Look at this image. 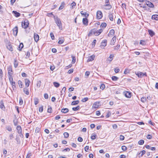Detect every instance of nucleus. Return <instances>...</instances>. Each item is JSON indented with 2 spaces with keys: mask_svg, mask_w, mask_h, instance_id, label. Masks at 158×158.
I'll return each mask as SVG.
<instances>
[{
  "mask_svg": "<svg viewBox=\"0 0 158 158\" xmlns=\"http://www.w3.org/2000/svg\"><path fill=\"white\" fill-rule=\"evenodd\" d=\"M102 31L103 30L102 29H100L98 30H97L95 29H93L89 31L88 34V36H90L92 34H94L95 36H98L101 33Z\"/></svg>",
  "mask_w": 158,
  "mask_h": 158,
  "instance_id": "f257e3e1",
  "label": "nucleus"
},
{
  "mask_svg": "<svg viewBox=\"0 0 158 158\" xmlns=\"http://www.w3.org/2000/svg\"><path fill=\"white\" fill-rule=\"evenodd\" d=\"M8 77L9 79L10 80L11 79V78L13 77L12 75L13 74L14 72L12 71V67L11 65H9L7 68Z\"/></svg>",
  "mask_w": 158,
  "mask_h": 158,
  "instance_id": "f03ea898",
  "label": "nucleus"
},
{
  "mask_svg": "<svg viewBox=\"0 0 158 158\" xmlns=\"http://www.w3.org/2000/svg\"><path fill=\"white\" fill-rule=\"evenodd\" d=\"M54 18L55 23L57 25V26L59 27V29L60 30L62 29V23L60 19L57 17H55V16H54Z\"/></svg>",
  "mask_w": 158,
  "mask_h": 158,
  "instance_id": "7ed1b4c3",
  "label": "nucleus"
},
{
  "mask_svg": "<svg viewBox=\"0 0 158 158\" xmlns=\"http://www.w3.org/2000/svg\"><path fill=\"white\" fill-rule=\"evenodd\" d=\"M29 25V23L27 20H25L24 21V22H22V27L26 29L27 28Z\"/></svg>",
  "mask_w": 158,
  "mask_h": 158,
  "instance_id": "20e7f679",
  "label": "nucleus"
},
{
  "mask_svg": "<svg viewBox=\"0 0 158 158\" xmlns=\"http://www.w3.org/2000/svg\"><path fill=\"white\" fill-rule=\"evenodd\" d=\"M139 77L141 78L144 76H147V74L146 73H143L140 72H138L135 73Z\"/></svg>",
  "mask_w": 158,
  "mask_h": 158,
  "instance_id": "39448f33",
  "label": "nucleus"
},
{
  "mask_svg": "<svg viewBox=\"0 0 158 158\" xmlns=\"http://www.w3.org/2000/svg\"><path fill=\"white\" fill-rule=\"evenodd\" d=\"M110 20L111 21H113L114 18H115L116 15L115 14L110 13L108 16Z\"/></svg>",
  "mask_w": 158,
  "mask_h": 158,
  "instance_id": "423d86ee",
  "label": "nucleus"
},
{
  "mask_svg": "<svg viewBox=\"0 0 158 158\" xmlns=\"http://www.w3.org/2000/svg\"><path fill=\"white\" fill-rule=\"evenodd\" d=\"M102 14L100 11H98L97 12V18L98 19H99L102 18Z\"/></svg>",
  "mask_w": 158,
  "mask_h": 158,
  "instance_id": "0eeeda50",
  "label": "nucleus"
},
{
  "mask_svg": "<svg viewBox=\"0 0 158 158\" xmlns=\"http://www.w3.org/2000/svg\"><path fill=\"white\" fill-rule=\"evenodd\" d=\"M13 34L14 35L16 36L18 32V27L17 26H15L13 29Z\"/></svg>",
  "mask_w": 158,
  "mask_h": 158,
  "instance_id": "6e6552de",
  "label": "nucleus"
},
{
  "mask_svg": "<svg viewBox=\"0 0 158 158\" xmlns=\"http://www.w3.org/2000/svg\"><path fill=\"white\" fill-rule=\"evenodd\" d=\"M107 40H103L102 42L101 43V45H100L101 48H104L107 44Z\"/></svg>",
  "mask_w": 158,
  "mask_h": 158,
  "instance_id": "1a4fd4ad",
  "label": "nucleus"
},
{
  "mask_svg": "<svg viewBox=\"0 0 158 158\" xmlns=\"http://www.w3.org/2000/svg\"><path fill=\"white\" fill-rule=\"evenodd\" d=\"M100 103V102H96L94 103L93 105V108L96 109L98 108L99 106Z\"/></svg>",
  "mask_w": 158,
  "mask_h": 158,
  "instance_id": "9d476101",
  "label": "nucleus"
},
{
  "mask_svg": "<svg viewBox=\"0 0 158 158\" xmlns=\"http://www.w3.org/2000/svg\"><path fill=\"white\" fill-rule=\"evenodd\" d=\"M116 36H114L112 38L110 41V45H113L114 44L116 41Z\"/></svg>",
  "mask_w": 158,
  "mask_h": 158,
  "instance_id": "9b49d317",
  "label": "nucleus"
},
{
  "mask_svg": "<svg viewBox=\"0 0 158 158\" xmlns=\"http://www.w3.org/2000/svg\"><path fill=\"white\" fill-rule=\"evenodd\" d=\"M146 3V4L150 7L152 8L154 7V5L150 2L147 1Z\"/></svg>",
  "mask_w": 158,
  "mask_h": 158,
  "instance_id": "f8f14e48",
  "label": "nucleus"
},
{
  "mask_svg": "<svg viewBox=\"0 0 158 158\" xmlns=\"http://www.w3.org/2000/svg\"><path fill=\"white\" fill-rule=\"evenodd\" d=\"M82 22L83 24L87 26L88 25V21L86 18L83 19Z\"/></svg>",
  "mask_w": 158,
  "mask_h": 158,
  "instance_id": "ddd939ff",
  "label": "nucleus"
},
{
  "mask_svg": "<svg viewBox=\"0 0 158 158\" xmlns=\"http://www.w3.org/2000/svg\"><path fill=\"white\" fill-rule=\"evenodd\" d=\"M0 108L2 110H4L5 107L4 106L3 100L0 101Z\"/></svg>",
  "mask_w": 158,
  "mask_h": 158,
  "instance_id": "4468645a",
  "label": "nucleus"
},
{
  "mask_svg": "<svg viewBox=\"0 0 158 158\" xmlns=\"http://www.w3.org/2000/svg\"><path fill=\"white\" fill-rule=\"evenodd\" d=\"M125 96L127 98H130L131 97V93L128 91H126L124 92Z\"/></svg>",
  "mask_w": 158,
  "mask_h": 158,
  "instance_id": "2eb2a0df",
  "label": "nucleus"
},
{
  "mask_svg": "<svg viewBox=\"0 0 158 158\" xmlns=\"http://www.w3.org/2000/svg\"><path fill=\"white\" fill-rule=\"evenodd\" d=\"M39 35L35 33L34 34V38L35 41L37 42L39 40Z\"/></svg>",
  "mask_w": 158,
  "mask_h": 158,
  "instance_id": "dca6fc26",
  "label": "nucleus"
},
{
  "mask_svg": "<svg viewBox=\"0 0 158 158\" xmlns=\"http://www.w3.org/2000/svg\"><path fill=\"white\" fill-rule=\"evenodd\" d=\"M95 58V56L94 55H92L90 56L88 58L87 60V61L88 62H89L90 61H91L94 60Z\"/></svg>",
  "mask_w": 158,
  "mask_h": 158,
  "instance_id": "f3484780",
  "label": "nucleus"
},
{
  "mask_svg": "<svg viewBox=\"0 0 158 158\" xmlns=\"http://www.w3.org/2000/svg\"><path fill=\"white\" fill-rule=\"evenodd\" d=\"M81 14L82 15V16H84L85 18H87L89 16V14H87L86 12H84L83 11H81Z\"/></svg>",
  "mask_w": 158,
  "mask_h": 158,
  "instance_id": "a211bd4d",
  "label": "nucleus"
},
{
  "mask_svg": "<svg viewBox=\"0 0 158 158\" xmlns=\"http://www.w3.org/2000/svg\"><path fill=\"white\" fill-rule=\"evenodd\" d=\"M12 13L14 14V15L16 17H18L20 16V13L17 12L15 11H13Z\"/></svg>",
  "mask_w": 158,
  "mask_h": 158,
  "instance_id": "6ab92c4d",
  "label": "nucleus"
},
{
  "mask_svg": "<svg viewBox=\"0 0 158 158\" xmlns=\"http://www.w3.org/2000/svg\"><path fill=\"white\" fill-rule=\"evenodd\" d=\"M11 79L10 80L9 79V81L10 83L13 86H14L15 87V82L13 81V77L11 78Z\"/></svg>",
  "mask_w": 158,
  "mask_h": 158,
  "instance_id": "aec40b11",
  "label": "nucleus"
},
{
  "mask_svg": "<svg viewBox=\"0 0 158 158\" xmlns=\"http://www.w3.org/2000/svg\"><path fill=\"white\" fill-rule=\"evenodd\" d=\"M148 31L151 37H152L155 35V32L152 30H148Z\"/></svg>",
  "mask_w": 158,
  "mask_h": 158,
  "instance_id": "412c9836",
  "label": "nucleus"
},
{
  "mask_svg": "<svg viewBox=\"0 0 158 158\" xmlns=\"http://www.w3.org/2000/svg\"><path fill=\"white\" fill-rule=\"evenodd\" d=\"M114 56L113 54H110L109 57L107 58V60L110 62L112 60Z\"/></svg>",
  "mask_w": 158,
  "mask_h": 158,
  "instance_id": "4be33fe9",
  "label": "nucleus"
},
{
  "mask_svg": "<svg viewBox=\"0 0 158 158\" xmlns=\"http://www.w3.org/2000/svg\"><path fill=\"white\" fill-rule=\"evenodd\" d=\"M25 83L26 87H28L29 85V83L30 82V81L28 79H26L25 80Z\"/></svg>",
  "mask_w": 158,
  "mask_h": 158,
  "instance_id": "5701e85b",
  "label": "nucleus"
},
{
  "mask_svg": "<svg viewBox=\"0 0 158 158\" xmlns=\"http://www.w3.org/2000/svg\"><path fill=\"white\" fill-rule=\"evenodd\" d=\"M61 111L62 113H66L69 111V110L67 108H63L61 109Z\"/></svg>",
  "mask_w": 158,
  "mask_h": 158,
  "instance_id": "b1692460",
  "label": "nucleus"
},
{
  "mask_svg": "<svg viewBox=\"0 0 158 158\" xmlns=\"http://www.w3.org/2000/svg\"><path fill=\"white\" fill-rule=\"evenodd\" d=\"M152 19H154L156 20H158V15H152Z\"/></svg>",
  "mask_w": 158,
  "mask_h": 158,
  "instance_id": "393cba45",
  "label": "nucleus"
},
{
  "mask_svg": "<svg viewBox=\"0 0 158 158\" xmlns=\"http://www.w3.org/2000/svg\"><path fill=\"white\" fill-rule=\"evenodd\" d=\"M16 129L17 130V132L18 133L22 131V129L21 127L20 126H17L16 128Z\"/></svg>",
  "mask_w": 158,
  "mask_h": 158,
  "instance_id": "a878e982",
  "label": "nucleus"
},
{
  "mask_svg": "<svg viewBox=\"0 0 158 158\" xmlns=\"http://www.w3.org/2000/svg\"><path fill=\"white\" fill-rule=\"evenodd\" d=\"M7 48L10 51H13V48L11 44H9L7 46Z\"/></svg>",
  "mask_w": 158,
  "mask_h": 158,
  "instance_id": "bb28decb",
  "label": "nucleus"
},
{
  "mask_svg": "<svg viewBox=\"0 0 158 158\" xmlns=\"http://www.w3.org/2000/svg\"><path fill=\"white\" fill-rule=\"evenodd\" d=\"M23 47V43H21L20 44L18 50L19 51H21L22 48Z\"/></svg>",
  "mask_w": 158,
  "mask_h": 158,
  "instance_id": "cd10ccee",
  "label": "nucleus"
},
{
  "mask_svg": "<svg viewBox=\"0 0 158 158\" xmlns=\"http://www.w3.org/2000/svg\"><path fill=\"white\" fill-rule=\"evenodd\" d=\"M79 103V101L77 100L76 101H73L71 103L72 105H75Z\"/></svg>",
  "mask_w": 158,
  "mask_h": 158,
  "instance_id": "c85d7f7f",
  "label": "nucleus"
},
{
  "mask_svg": "<svg viewBox=\"0 0 158 158\" xmlns=\"http://www.w3.org/2000/svg\"><path fill=\"white\" fill-rule=\"evenodd\" d=\"M105 6L106 7H105L104 9L106 10H110L112 8V6L110 4Z\"/></svg>",
  "mask_w": 158,
  "mask_h": 158,
  "instance_id": "c756f323",
  "label": "nucleus"
},
{
  "mask_svg": "<svg viewBox=\"0 0 158 158\" xmlns=\"http://www.w3.org/2000/svg\"><path fill=\"white\" fill-rule=\"evenodd\" d=\"M64 2H63L61 3L60 6L59 8V9H58L59 10H60L61 9H62L64 8Z\"/></svg>",
  "mask_w": 158,
  "mask_h": 158,
  "instance_id": "7c9ffc66",
  "label": "nucleus"
},
{
  "mask_svg": "<svg viewBox=\"0 0 158 158\" xmlns=\"http://www.w3.org/2000/svg\"><path fill=\"white\" fill-rule=\"evenodd\" d=\"M14 67L16 68L17 67L18 65V63L16 59H14Z\"/></svg>",
  "mask_w": 158,
  "mask_h": 158,
  "instance_id": "2f4dec72",
  "label": "nucleus"
},
{
  "mask_svg": "<svg viewBox=\"0 0 158 158\" xmlns=\"http://www.w3.org/2000/svg\"><path fill=\"white\" fill-rule=\"evenodd\" d=\"M111 79L113 81H116L118 80V78L116 76H113L112 77Z\"/></svg>",
  "mask_w": 158,
  "mask_h": 158,
  "instance_id": "473e14b6",
  "label": "nucleus"
},
{
  "mask_svg": "<svg viewBox=\"0 0 158 158\" xmlns=\"http://www.w3.org/2000/svg\"><path fill=\"white\" fill-rule=\"evenodd\" d=\"M114 29H111L110 31L109 34L111 35H113L114 34Z\"/></svg>",
  "mask_w": 158,
  "mask_h": 158,
  "instance_id": "72a5a7b5",
  "label": "nucleus"
},
{
  "mask_svg": "<svg viewBox=\"0 0 158 158\" xmlns=\"http://www.w3.org/2000/svg\"><path fill=\"white\" fill-rule=\"evenodd\" d=\"M6 129L9 131H12V129L11 127L10 126H6Z\"/></svg>",
  "mask_w": 158,
  "mask_h": 158,
  "instance_id": "f704fd0d",
  "label": "nucleus"
},
{
  "mask_svg": "<svg viewBox=\"0 0 158 158\" xmlns=\"http://www.w3.org/2000/svg\"><path fill=\"white\" fill-rule=\"evenodd\" d=\"M54 85L57 88L60 86V84L57 82H54L53 83Z\"/></svg>",
  "mask_w": 158,
  "mask_h": 158,
  "instance_id": "c9c22d12",
  "label": "nucleus"
},
{
  "mask_svg": "<svg viewBox=\"0 0 158 158\" xmlns=\"http://www.w3.org/2000/svg\"><path fill=\"white\" fill-rule=\"evenodd\" d=\"M23 92L26 94L27 95L29 94V92L28 89H26L25 88H24L23 89Z\"/></svg>",
  "mask_w": 158,
  "mask_h": 158,
  "instance_id": "e433bc0d",
  "label": "nucleus"
},
{
  "mask_svg": "<svg viewBox=\"0 0 158 158\" xmlns=\"http://www.w3.org/2000/svg\"><path fill=\"white\" fill-rule=\"evenodd\" d=\"M141 101L143 102H145L147 101L146 98L145 97H142L141 98Z\"/></svg>",
  "mask_w": 158,
  "mask_h": 158,
  "instance_id": "4c0bfd02",
  "label": "nucleus"
},
{
  "mask_svg": "<svg viewBox=\"0 0 158 158\" xmlns=\"http://www.w3.org/2000/svg\"><path fill=\"white\" fill-rule=\"evenodd\" d=\"M80 106H77L76 107H73L72 110L74 111H76L80 109Z\"/></svg>",
  "mask_w": 158,
  "mask_h": 158,
  "instance_id": "58836bf2",
  "label": "nucleus"
},
{
  "mask_svg": "<svg viewBox=\"0 0 158 158\" xmlns=\"http://www.w3.org/2000/svg\"><path fill=\"white\" fill-rule=\"evenodd\" d=\"M144 143V141L143 139L140 140L138 142V143L139 145H142Z\"/></svg>",
  "mask_w": 158,
  "mask_h": 158,
  "instance_id": "ea45409f",
  "label": "nucleus"
},
{
  "mask_svg": "<svg viewBox=\"0 0 158 158\" xmlns=\"http://www.w3.org/2000/svg\"><path fill=\"white\" fill-rule=\"evenodd\" d=\"M139 44H141L143 46L145 45H146V43L145 42V41L143 40H141L140 41Z\"/></svg>",
  "mask_w": 158,
  "mask_h": 158,
  "instance_id": "a19ab883",
  "label": "nucleus"
},
{
  "mask_svg": "<svg viewBox=\"0 0 158 158\" xmlns=\"http://www.w3.org/2000/svg\"><path fill=\"white\" fill-rule=\"evenodd\" d=\"M39 102V99L37 98L34 99V103L35 105H37Z\"/></svg>",
  "mask_w": 158,
  "mask_h": 158,
  "instance_id": "79ce46f5",
  "label": "nucleus"
},
{
  "mask_svg": "<svg viewBox=\"0 0 158 158\" xmlns=\"http://www.w3.org/2000/svg\"><path fill=\"white\" fill-rule=\"evenodd\" d=\"M72 63L73 64H74L76 62V58L74 56H72Z\"/></svg>",
  "mask_w": 158,
  "mask_h": 158,
  "instance_id": "37998d69",
  "label": "nucleus"
},
{
  "mask_svg": "<svg viewBox=\"0 0 158 158\" xmlns=\"http://www.w3.org/2000/svg\"><path fill=\"white\" fill-rule=\"evenodd\" d=\"M9 139L10 140H12L14 138V135L12 133L10 134L9 135Z\"/></svg>",
  "mask_w": 158,
  "mask_h": 158,
  "instance_id": "c03bdc74",
  "label": "nucleus"
},
{
  "mask_svg": "<svg viewBox=\"0 0 158 158\" xmlns=\"http://www.w3.org/2000/svg\"><path fill=\"white\" fill-rule=\"evenodd\" d=\"M18 84L19 85V87L21 88H22V85H23L22 82L20 80H19L18 81Z\"/></svg>",
  "mask_w": 158,
  "mask_h": 158,
  "instance_id": "a18cd8bd",
  "label": "nucleus"
},
{
  "mask_svg": "<svg viewBox=\"0 0 158 158\" xmlns=\"http://www.w3.org/2000/svg\"><path fill=\"white\" fill-rule=\"evenodd\" d=\"M64 137L65 138H68L69 136V134L67 132H64L63 134Z\"/></svg>",
  "mask_w": 158,
  "mask_h": 158,
  "instance_id": "49530a36",
  "label": "nucleus"
},
{
  "mask_svg": "<svg viewBox=\"0 0 158 158\" xmlns=\"http://www.w3.org/2000/svg\"><path fill=\"white\" fill-rule=\"evenodd\" d=\"M106 23H103L101 24L100 27L102 28H104L106 27Z\"/></svg>",
  "mask_w": 158,
  "mask_h": 158,
  "instance_id": "de8ad7c7",
  "label": "nucleus"
},
{
  "mask_svg": "<svg viewBox=\"0 0 158 158\" xmlns=\"http://www.w3.org/2000/svg\"><path fill=\"white\" fill-rule=\"evenodd\" d=\"M76 5V3L74 2H73L71 4V6L72 8H74Z\"/></svg>",
  "mask_w": 158,
  "mask_h": 158,
  "instance_id": "09e8293b",
  "label": "nucleus"
},
{
  "mask_svg": "<svg viewBox=\"0 0 158 158\" xmlns=\"http://www.w3.org/2000/svg\"><path fill=\"white\" fill-rule=\"evenodd\" d=\"M15 140L17 142V143L18 144H19L20 143V140L19 138L18 137H16L15 139Z\"/></svg>",
  "mask_w": 158,
  "mask_h": 158,
  "instance_id": "8fccbe9b",
  "label": "nucleus"
},
{
  "mask_svg": "<svg viewBox=\"0 0 158 158\" xmlns=\"http://www.w3.org/2000/svg\"><path fill=\"white\" fill-rule=\"evenodd\" d=\"M23 100L22 99V98L21 97H20L19 98V104L20 105H21L23 104Z\"/></svg>",
  "mask_w": 158,
  "mask_h": 158,
  "instance_id": "3c124183",
  "label": "nucleus"
},
{
  "mask_svg": "<svg viewBox=\"0 0 158 158\" xmlns=\"http://www.w3.org/2000/svg\"><path fill=\"white\" fill-rule=\"evenodd\" d=\"M130 72V70L128 69H126L124 71V73L125 74L128 73Z\"/></svg>",
  "mask_w": 158,
  "mask_h": 158,
  "instance_id": "603ef678",
  "label": "nucleus"
},
{
  "mask_svg": "<svg viewBox=\"0 0 158 158\" xmlns=\"http://www.w3.org/2000/svg\"><path fill=\"white\" fill-rule=\"evenodd\" d=\"M66 89V88L65 87H64L62 88V90L61 91V95H62V94H63V92H64V93L65 92Z\"/></svg>",
  "mask_w": 158,
  "mask_h": 158,
  "instance_id": "864d4df0",
  "label": "nucleus"
},
{
  "mask_svg": "<svg viewBox=\"0 0 158 158\" xmlns=\"http://www.w3.org/2000/svg\"><path fill=\"white\" fill-rule=\"evenodd\" d=\"M114 71L116 73H117L119 72L120 69L118 68H116L114 69Z\"/></svg>",
  "mask_w": 158,
  "mask_h": 158,
  "instance_id": "5fc2aeb1",
  "label": "nucleus"
},
{
  "mask_svg": "<svg viewBox=\"0 0 158 158\" xmlns=\"http://www.w3.org/2000/svg\"><path fill=\"white\" fill-rule=\"evenodd\" d=\"M120 47L119 44H117L116 46L114 48V50H118V49Z\"/></svg>",
  "mask_w": 158,
  "mask_h": 158,
  "instance_id": "6e6d98bb",
  "label": "nucleus"
},
{
  "mask_svg": "<svg viewBox=\"0 0 158 158\" xmlns=\"http://www.w3.org/2000/svg\"><path fill=\"white\" fill-rule=\"evenodd\" d=\"M111 115V112L110 111H109L108 112V113L106 114V118H108Z\"/></svg>",
  "mask_w": 158,
  "mask_h": 158,
  "instance_id": "4d7b16f0",
  "label": "nucleus"
},
{
  "mask_svg": "<svg viewBox=\"0 0 158 158\" xmlns=\"http://www.w3.org/2000/svg\"><path fill=\"white\" fill-rule=\"evenodd\" d=\"M52 109L51 107L48 108V112L49 113H51L52 112Z\"/></svg>",
  "mask_w": 158,
  "mask_h": 158,
  "instance_id": "13d9d810",
  "label": "nucleus"
},
{
  "mask_svg": "<svg viewBox=\"0 0 158 158\" xmlns=\"http://www.w3.org/2000/svg\"><path fill=\"white\" fill-rule=\"evenodd\" d=\"M105 87V85L103 84H102L100 86V88L101 89L103 90L104 89Z\"/></svg>",
  "mask_w": 158,
  "mask_h": 158,
  "instance_id": "bf43d9fd",
  "label": "nucleus"
},
{
  "mask_svg": "<svg viewBox=\"0 0 158 158\" xmlns=\"http://www.w3.org/2000/svg\"><path fill=\"white\" fill-rule=\"evenodd\" d=\"M88 100V98H84L82 99L81 100V101L83 102H85L86 101H87Z\"/></svg>",
  "mask_w": 158,
  "mask_h": 158,
  "instance_id": "052dcab7",
  "label": "nucleus"
},
{
  "mask_svg": "<svg viewBox=\"0 0 158 158\" xmlns=\"http://www.w3.org/2000/svg\"><path fill=\"white\" fill-rule=\"evenodd\" d=\"M44 98L46 99H48V95L47 93H45L44 94Z\"/></svg>",
  "mask_w": 158,
  "mask_h": 158,
  "instance_id": "680f3d73",
  "label": "nucleus"
},
{
  "mask_svg": "<svg viewBox=\"0 0 158 158\" xmlns=\"http://www.w3.org/2000/svg\"><path fill=\"white\" fill-rule=\"evenodd\" d=\"M50 36H51V37L52 39V40H54V38H55V37H54V35L53 33H51L50 34Z\"/></svg>",
  "mask_w": 158,
  "mask_h": 158,
  "instance_id": "e2e57ef3",
  "label": "nucleus"
},
{
  "mask_svg": "<svg viewBox=\"0 0 158 158\" xmlns=\"http://www.w3.org/2000/svg\"><path fill=\"white\" fill-rule=\"evenodd\" d=\"M94 135H92L91 137V138L92 140H94L96 139V135L94 134Z\"/></svg>",
  "mask_w": 158,
  "mask_h": 158,
  "instance_id": "0e129e2a",
  "label": "nucleus"
},
{
  "mask_svg": "<svg viewBox=\"0 0 158 158\" xmlns=\"http://www.w3.org/2000/svg\"><path fill=\"white\" fill-rule=\"evenodd\" d=\"M122 149L123 151H125L127 150V148L125 146H122Z\"/></svg>",
  "mask_w": 158,
  "mask_h": 158,
  "instance_id": "69168bd1",
  "label": "nucleus"
},
{
  "mask_svg": "<svg viewBox=\"0 0 158 158\" xmlns=\"http://www.w3.org/2000/svg\"><path fill=\"white\" fill-rule=\"evenodd\" d=\"M147 138L148 139H152V136L150 135H148L147 136Z\"/></svg>",
  "mask_w": 158,
  "mask_h": 158,
  "instance_id": "338daca9",
  "label": "nucleus"
},
{
  "mask_svg": "<svg viewBox=\"0 0 158 158\" xmlns=\"http://www.w3.org/2000/svg\"><path fill=\"white\" fill-rule=\"evenodd\" d=\"M31 155V153H29L27 155L26 158H30Z\"/></svg>",
  "mask_w": 158,
  "mask_h": 158,
  "instance_id": "774afa93",
  "label": "nucleus"
}]
</instances>
